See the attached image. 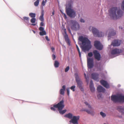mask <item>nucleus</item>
Instances as JSON below:
<instances>
[{
  "mask_svg": "<svg viewBox=\"0 0 124 124\" xmlns=\"http://www.w3.org/2000/svg\"><path fill=\"white\" fill-rule=\"evenodd\" d=\"M88 55L89 56L91 57L93 56V54L92 52H90L88 54Z\"/></svg>",
  "mask_w": 124,
  "mask_h": 124,
  "instance_id": "obj_40",
  "label": "nucleus"
},
{
  "mask_svg": "<svg viewBox=\"0 0 124 124\" xmlns=\"http://www.w3.org/2000/svg\"><path fill=\"white\" fill-rule=\"evenodd\" d=\"M100 114L103 117H105L106 116V114L102 112H100Z\"/></svg>",
  "mask_w": 124,
  "mask_h": 124,
  "instance_id": "obj_35",
  "label": "nucleus"
},
{
  "mask_svg": "<svg viewBox=\"0 0 124 124\" xmlns=\"http://www.w3.org/2000/svg\"><path fill=\"white\" fill-rule=\"evenodd\" d=\"M102 96V94L101 93H99L97 95V97L99 98H101Z\"/></svg>",
  "mask_w": 124,
  "mask_h": 124,
  "instance_id": "obj_42",
  "label": "nucleus"
},
{
  "mask_svg": "<svg viewBox=\"0 0 124 124\" xmlns=\"http://www.w3.org/2000/svg\"><path fill=\"white\" fill-rule=\"evenodd\" d=\"M44 11L42 10L41 13V15L39 17V19L41 21L43 22L44 20Z\"/></svg>",
  "mask_w": 124,
  "mask_h": 124,
  "instance_id": "obj_25",
  "label": "nucleus"
},
{
  "mask_svg": "<svg viewBox=\"0 0 124 124\" xmlns=\"http://www.w3.org/2000/svg\"><path fill=\"white\" fill-rule=\"evenodd\" d=\"M93 60L92 58H87V63L88 67L91 69L93 66Z\"/></svg>",
  "mask_w": 124,
  "mask_h": 124,
  "instance_id": "obj_10",
  "label": "nucleus"
},
{
  "mask_svg": "<svg viewBox=\"0 0 124 124\" xmlns=\"http://www.w3.org/2000/svg\"><path fill=\"white\" fill-rule=\"evenodd\" d=\"M79 119V116H73L71 119L70 121V123H72L73 124H78V121Z\"/></svg>",
  "mask_w": 124,
  "mask_h": 124,
  "instance_id": "obj_11",
  "label": "nucleus"
},
{
  "mask_svg": "<svg viewBox=\"0 0 124 124\" xmlns=\"http://www.w3.org/2000/svg\"><path fill=\"white\" fill-rule=\"evenodd\" d=\"M93 53L95 59L98 61L100 60L101 58V55L99 52L97 50H94L93 51Z\"/></svg>",
  "mask_w": 124,
  "mask_h": 124,
  "instance_id": "obj_13",
  "label": "nucleus"
},
{
  "mask_svg": "<svg viewBox=\"0 0 124 124\" xmlns=\"http://www.w3.org/2000/svg\"><path fill=\"white\" fill-rule=\"evenodd\" d=\"M62 30L63 31L65 35H64V37L65 38V40L67 44L69 45H70V42L69 39V38L68 35L67 34L66 31V29L64 28H62Z\"/></svg>",
  "mask_w": 124,
  "mask_h": 124,
  "instance_id": "obj_12",
  "label": "nucleus"
},
{
  "mask_svg": "<svg viewBox=\"0 0 124 124\" xmlns=\"http://www.w3.org/2000/svg\"><path fill=\"white\" fill-rule=\"evenodd\" d=\"M76 87L75 86V85H73L70 88V89L72 90L73 91H75V88Z\"/></svg>",
  "mask_w": 124,
  "mask_h": 124,
  "instance_id": "obj_36",
  "label": "nucleus"
},
{
  "mask_svg": "<svg viewBox=\"0 0 124 124\" xmlns=\"http://www.w3.org/2000/svg\"><path fill=\"white\" fill-rule=\"evenodd\" d=\"M39 29L40 31H44V28L42 27H40Z\"/></svg>",
  "mask_w": 124,
  "mask_h": 124,
  "instance_id": "obj_41",
  "label": "nucleus"
},
{
  "mask_svg": "<svg viewBox=\"0 0 124 124\" xmlns=\"http://www.w3.org/2000/svg\"><path fill=\"white\" fill-rule=\"evenodd\" d=\"M100 82L101 84L106 88L108 89L109 88V84L106 81L101 80L100 81Z\"/></svg>",
  "mask_w": 124,
  "mask_h": 124,
  "instance_id": "obj_15",
  "label": "nucleus"
},
{
  "mask_svg": "<svg viewBox=\"0 0 124 124\" xmlns=\"http://www.w3.org/2000/svg\"><path fill=\"white\" fill-rule=\"evenodd\" d=\"M79 39L82 42L81 47L83 51H88L91 48V42L87 38L81 36Z\"/></svg>",
  "mask_w": 124,
  "mask_h": 124,
  "instance_id": "obj_1",
  "label": "nucleus"
},
{
  "mask_svg": "<svg viewBox=\"0 0 124 124\" xmlns=\"http://www.w3.org/2000/svg\"><path fill=\"white\" fill-rule=\"evenodd\" d=\"M42 4L43 6H44L45 5V2L44 0H43L42 1Z\"/></svg>",
  "mask_w": 124,
  "mask_h": 124,
  "instance_id": "obj_50",
  "label": "nucleus"
},
{
  "mask_svg": "<svg viewBox=\"0 0 124 124\" xmlns=\"http://www.w3.org/2000/svg\"><path fill=\"white\" fill-rule=\"evenodd\" d=\"M59 111V113L62 114H63L65 113L67 111L66 109L64 110H58Z\"/></svg>",
  "mask_w": 124,
  "mask_h": 124,
  "instance_id": "obj_30",
  "label": "nucleus"
},
{
  "mask_svg": "<svg viewBox=\"0 0 124 124\" xmlns=\"http://www.w3.org/2000/svg\"><path fill=\"white\" fill-rule=\"evenodd\" d=\"M40 25L41 26H43L44 25V23L43 22H41L40 23Z\"/></svg>",
  "mask_w": 124,
  "mask_h": 124,
  "instance_id": "obj_46",
  "label": "nucleus"
},
{
  "mask_svg": "<svg viewBox=\"0 0 124 124\" xmlns=\"http://www.w3.org/2000/svg\"><path fill=\"white\" fill-rule=\"evenodd\" d=\"M117 10V8L113 7L109 10L110 16L111 19L116 20L122 17L123 14V12L121 10H118L117 11V14H116V11Z\"/></svg>",
  "mask_w": 124,
  "mask_h": 124,
  "instance_id": "obj_2",
  "label": "nucleus"
},
{
  "mask_svg": "<svg viewBox=\"0 0 124 124\" xmlns=\"http://www.w3.org/2000/svg\"><path fill=\"white\" fill-rule=\"evenodd\" d=\"M45 38L48 41H49L50 39L48 38V37L47 36H46L45 37Z\"/></svg>",
  "mask_w": 124,
  "mask_h": 124,
  "instance_id": "obj_48",
  "label": "nucleus"
},
{
  "mask_svg": "<svg viewBox=\"0 0 124 124\" xmlns=\"http://www.w3.org/2000/svg\"><path fill=\"white\" fill-rule=\"evenodd\" d=\"M59 65V63L57 61H55L54 63L55 67L57 68L58 67Z\"/></svg>",
  "mask_w": 124,
  "mask_h": 124,
  "instance_id": "obj_28",
  "label": "nucleus"
},
{
  "mask_svg": "<svg viewBox=\"0 0 124 124\" xmlns=\"http://www.w3.org/2000/svg\"><path fill=\"white\" fill-rule=\"evenodd\" d=\"M53 10V11L52 13V15H51V16H53L54 15V9Z\"/></svg>",
  "mask_w": 124,
  "mask_h": 124,
  "instance_id": "obj_51",
  "label": "nucleus"
},
{
  "mask_svg": "<svg viewBox=\"0 0 124 124\" xmlns=\"http://www.w3.org/2000/svg\"><path fill=\"white\" fill-rule=\"evenodd\" d=\"M56 108H57V107H55L54 105L53 106V107H51L50 108L51 110H52L53 111H55L56 110Z\"/></svg>",
  "mask_w": 124,
  "mask_h": 124,
  "instance_id": "obj_33",
  "label": "nucleus"
},
{
  "mask_svg": "<svg viewBox=\"0 0 124 124\" xmlns=\"http://www.w3.org/2000/svg\"><path fill=\"white\" fill-rule=\"evenodd\" d=\"M121 44V41L118 40H115L112 43V45L113 46H119Z\"/></svg>",
  "mask_w": 124,
  "mask_h": 124,
  "instance_id": "obj_17",
  "label": "nucleus"
},
{
  "mask_svg": "<svg viewBox=\"0 0 124 124\" xmlns=\"http://www.w3.org/2000/svg\"><path fill=\"white\" fill-rule=\"evenodd\" d=\"M64 117H67L70 119H71L73 117V116L72 114L70 113H69L64 116Z\"/></svg>",
  "mask_w": 124,
  "mask_h": 124,
  "instance_id": "obj_23",
  "label": "nucleus"
},
{
  "mask_svg": "<svg viewBox=\"0 0 124 124\" xmlns=\"http://www.w3.org/2000/svg\"><path fill=\"white\" fill-rule=\"evenodd\" d=\"M62 88L61 89L60 91V93L63 95L64 93V91L65 90L66 86L65 85H63L62 87Z\"/></svg>",
  "mask_w": 124,
  "mask_h": 124,
  "instance_id": "obj_22",
  "label": "nucleus"
},
{
  "mask_svg": "<svg viewBox=\"0 0 124 124\" xmlns=\"http://www.w3.org/2000/svg\"><path fill=\"white\" fill-rule=\"evenodd\" d=\"M31 25H33V26H35L36 25V24H32Z\"/></svg>",
  "mask_w": 124,
  "mask_h": 124,
  "instance_id": "obj_53",
  "label": "nucleus"
},
{
  "mask_svg": "<svg viewBox=\"0 0 124 124\" xmlns=\"http://www.w3.org/2000/svg\"><path fill=\"white\" fill-rule=\"evenodd\" d=\"M32 31L34 33H35V31H34L32 30Z\"/></svg>",
  "mask_w": 124,
  "mask_h": 124,
  "instance_id": "obj_54",
  "label": "nucleus"
},
{
  "mask_svg": "<svg viewBox=\"0 0 124 124\" xmlns=\"http://www.w3.org/2000/svg\"><path fill=\"white\" fill-rule=\"evenodd\" d=\"M51 48L53 51H54V47H51Z\"/></svg>",
  "mask_w": 124,
  "mask_h": 124,
  "instance_id": "obj_52",
  "label": "nucleus"
},
{
  "mask_svg": "<svg viewBox=\"0 0 124 124\" xmlns=\"http://www.w3.org/2000/svg\"><path fill=\"white\" fill-rule=\"evenodd\" d=\"M76 81L78 86L79 88L82 91H83L84 89L82 87V82L80 80L77 73L75 74Z\"/></svg>",
  "mask_w": 124,
  "mask_h": 124,
  "instance_id": "obj_7",
  "label": "nucleus"
},
{
  "mask_svg": "<svg viewBox=\"0 0 124 124\" xmlns=\"http://www.w3.org/2000/svg\"><path fill=\"white\" fill-rule=\"evenodd\" d=\"M61 13H62V15H64V16L65 18H67V17H66V14H65L62 13L61 11Z\"/></svg>",
  "mask_w": 124,
  "mask_h": 124,
  "instance_id": "obj_47",
  "label": "nucleus"
},
{
  "mask_svg": "<svg viewBox=\"0 0 124 124\" xmlns=\"http://www.w3.org/2000/svg\"><path fill=\"white\" fill-rule=\"evenodd\" d=\"M97 90L99 92L104 93L105 91V89L101 85H99L98 87Z\"/></svg>",
  "mask_w": 124,
  "mask_h": 124,
  "instance_id": "obj_19",
  "label": "nucleus"
},
{
  "mask_svg": "<svg viewBox=\"0 0 124 124\" xmlns=\"http://www.w3.org/2000/svg\"><path fill=\"white\" fill-rule=\"evenodd\" d=\"M54 106L57 107L58 110H61L64 107V101L62 100L57 104L55 105Z\"/></svg>",
  "mask_w": 124,
  "mask_h": 124,
  "instance_id": "obj_8",
  "label": "nucleus"
},
{
  "mask_svg": "<svg viewBox=\"0 0 124 124\" xmlns=\"http://www.w3.org/2000/svg\"><path fill=\"white\" fill-rule=\"evenodd\" d=\"M117 109L119 112H121L122 113H124V107L120 106L118 107Z\"/></svg>",
  "mask_w": 124,
  "mask_h": 124,
  "instance_id": "obj_24",
  "label": "nucleus"
},
{
  "mask_svg": "<svg viewBox=\"0 0 124 124\" xmlns=\"http://www.w3.org/2000/svg\"><path fill=\"white\" fill-rule=\"evenodd\" d=\"M70 88H67L66 89L67 92V93L68 95L69 96V93H70V90H69Z\"/></svg>",
  "mask_w": 124,
  "mask_h": 124,
  "instance_id": "obj_38",
  "label": "nucleus"
},
{
  "mask_svg": "<svg viewBox=\"0 0 124 124\" xmlns=\"http://www.w3.org/2000/svg\"><path fill=\"white\" fill-rule=\"evenodd\" d=\"M69 69V66H67L65 69V71L66 72H67Z\"/></svg>",
  "mask_w": 124,
  "mask_h": 124,
  "instance_id": "obj_39",
  "label": "nucleus"
},
{
  "mask_svg": "<svg viewBox=\"0 0 124 124\" xmlns=\"http://www.w3.org/2000/svg\"><path fill=\"white\" fill-rule=\"evenodd\" d=\"M67 29L68 31L70 33H71V31L70 30V28L69 27H67Z\"/></svg>",
  "mask_w": 124,
  "mask_h": 124,
  "instance_id": "obj_45",
  "label": "nucleus"
},
{
  "mask_svg": "<svg viewBox=\"0 0 124 124\" xmlns=\"http://www.w3.org/2000/svg\"><path fill=\"white\" fill-rule=\"evenodd\" d=\"M94 46L97 49L99 50H101L103 46L100 42L98 41H95L94 42Z\"/></svg>",
  "mask_w": 124,
  "mask_h": 124,
  "instance_id": "obj_9",
  "label": "nucleus"
},
{
  "mask_svg": "<svg viewBox=\"0 0 124 124\" xmlns=\"http://www.w3.org/2000/svg\"><path fill=\"white\" fill-rule=\"evenodd\" d=\"M99 74L97 73H92L91 74L92 78L95 80H97L98 79Z\"/></svg>",
  "mask_w": 124,
  "mask_h": 124,
  "instance_id": "obj_18",
  "label": "nucleus"
},
{
  "mask_svg": "<svg viewBox=\"0 0 124 124\" xmlns=\"http://www.w3.org/2000/svg\"><path fill=\"white\" fill-rule=\"evenodd\" d=\"M47 0H45V2H46L47 1Z\"/></svg>",
  "mask_w": 124,
  "mask_h": 124,
  "instance_id": "obj_57",
  "label": "nucleus"
},
{
  "mask_svg": "<svg viewBox=\"0 0 124 124\" xmlns=\"http://www.w3.org/2000/svg\"><path fill=\"white\" fill-rule=\"evenodd\" d=\"M85 103L86 105L88 106V107L90 109L89 110L85 109L84 111H86L88 114H92L93 113V111L91 105L86 102H85Z\"/></svg>",
  "mask_w": 124,
  "mask_h": 124,
  "instance_id": "obj_14",
  "label": "nucleus"
},
{
  "mask_svg": "<svg viewBox=\"0 0 124 124\" xmlns=\"http://www.w3.org/2000/svg\"><path fill=\"white\" fill-rule=\"evenodd\" d=\"M84 75L86 79V81L87 82V83L88 84L89 83V78L88 77H86V75L85 73H84Z\"/></svg>",
  "mask_w": 124,
  "mask_h": 124,
  "instance_id": "obj_29",
  "label": "nucleus"
},
{
  "mask_svg": "<svg viewBox=\"0 0 124 124\" xmlns=\"http://www.w3.org/2000/svg\"><path fill=\"white\" fill-rule=\"evenodd\" d=\"M66 11L67 15L70 17L73 18L76 16V12L71 9V5H68L66 8Z\"/></svg>",
  "mask_w": 124,
  "mask_h": 124,
  "instance_id": "obj_3",
  "label": "nucleus"
},
{
  "mask_svg": "<svg viewBox=\"0 0 124 124\" xmlns=\"http://www.w3.org/2000/svg\"><path fill=\"white\" fill-rule=\"evenodd\" d=\"M71 29L75 31L79 29L80 26L77 22L74 20H71Z\"/></svg>",
  "mask_w": 124,
  "mask_h": 124,
  "instance_id": "obj_5",
  "label": "nucleus"
},
{
  "mask_svg": "<svg viewBox=\"0 0 124 124\" xmlns=\"http://www.w3.org/2000/svg\"><path fill=\"white\" fill-rule=\"evenodd\" d=\"M122 50L121 49H115L112 50L111 52V54H120L122 52Z\"/></svg>",
  "mask_w": 124,
  "mask_h": 124,
  "instance_id": "obj_16",
  "label": "nucleus"
},
{
  "mask_svg": "<svg viewBox=\"0 0 124 124\" xmlns=\"http://www.w3.org/2000/svg\"><path fill=\"white\" fill-rule=\"evenodd\" d=\"M109 32L108 37L109 38L111 36H113L116 34V33L112 29L109 30L108 31Z\"/></svg>",
  "mask_w": 124,
  "mask_h": 124,
  "instance_id": "obj_20",
  "label": "nucleus"
},
{
  "mask_svg": "<svg viewBox=\"0 0 124 124\" xmlns=\"http://www.w3.org/2000/svg\"><path fill=\"white\" fill-rule=\"evenodd\" d=\"M52 57H53V60H54L56 58L54 54H53L52 55Z\"/></svg>",
  "mask_w": 124,
  "mask_h": 124,
  "instance_id": "obj_44",
  "label": "nucleus"
},
{
  "mask_svg": "<svg viewBox=\"0 0 124 124\" xmlns=\"http://www.w3.org/2000/svg\"><path fill=\"white\" fill-rule=\"evenodd\" d=\"M76 48H77V49H78V48H79L77 45H76Z\"/></svg>",
  "mask_w": 124,
  "mask_h": 124,
  "instance_id": "obj_55",
  "label": "nucleus"
},
{
  "mask_svg": "<svg viewBox=\"0 0 124 124\" xmlns=\"http://www.w3.org/2000/svg\"><path fill=\"white\" fill-rule=\"evenodd\" d=\"M91 30L95 36L101 37L104 36L103 33L99 32L98 30L94 27H92Z\"/></svg>",
  "mask_w": 124,
  "mask_h": 124,
  "instance_id": "obj_6",
  "label": "nucleus"
},
{
  "mask_svg": "<svg viewBox=\"0 0 124 124\" xmlns=\"http://www.w3.org/2000/svg\"><path fill=\"white\" fill-rule=\"evenodd\" d=\"M80 21L81 22L84 23L85 22V21L84 20V19H81L80 20Z\"/></svg>",
  "mask_w": 124,
  "mask_h": 124,
  "instance_id": "obj_49",
  "label": "nucleus"
},
{
  "mask_svg": "<svg viewBox=\"0 0 124 124\" xmlns=\"http://www.w3.org/2000/svg\"><path fill=\"white\" fill-rule=\"evenodd\" d=\"M91 28H92V27H91V26L90 27H89V30H90V29H91Z\"/></svg>",
  "mask_w": 124,
  "mask_h": 124,
  "instance_id": "obj_56",
  "label": "nucleus"
},
{
  "mask_svg": "<svg viewBox=\"0 0 124 124\" xmlns=\"http://www.w3.org/2000/svg\"><path fill=\"white\" fill-rule=\"evenodd\" d=\"M29 15L32 18H35L36 16V14L35 13H29Z\"/></svg>",
  "mask_w": 124,
  "mask_h": 124,
  "instance_id": "obj_27",
  "label": "nucleus"
},
{
  "mask_svg": "<svg viewBox=\"0 0 124 124\" xmlns=\"http://www.w3.org/2000/svg\"><path fill=\"white\" fill-rule=\"evenodd\" d=\"M39 34L40 36H43L46 35V31L44 30L40 31L39 32Z\"/></svg>",
  "mask_w": 124,
  "mask_h": 124,
  "instance_id": "obj_26",
  "label": "nucleus"
},
{
  "mask_svg": "<svg viewBox=\"0 0 124 124\" xmlns=\"http://www.w3.org/2000/svg\"><path fill=\"white\" fill-rule=\"evenodd\" d=\"M22 20L24 21H28L29 20V18L28 17L24 16L23 17Z\"/></svg>",
  "mask_w": 124,
  "mask_h": 124,
  "instance_id": "obj_31",
  "label": "nucleus"
},
{
  "mask_svg": "<svg viewBox=\"0 0 124 124\" xmlns=\"http://www.w3.org/2000/svg\"><path fill=\"white\" fill-rule=\"evenodd\" d=\"M77 49L78 51V52L79 56L80 57L81 56V53H80V51L79 50V48H78V49Z\"/></svg>",
  "mask_w": 124,
  "mask_h": 124,
  "instance_id": "obj_43",
  "label": "nucleus"
},
{
  "mask_svg": "<svg viewBox=\"0 0 124 124\" xmlns=\"http://www.w3.org/2000/svg\"><path fill=\"white\" fill-rule=\"evenodd\" d=\"M36 21V19L34 18H32L31 20V22L32 23H35Z\"/></svg>",
  "mask_w": 124,
  "mask_h": 124,
  "instance_id": "obj_34",
  "label": "nucleus"
},
{
  "mask_svg": "<svg viewBox=\"0 0 124 124\" xmlns=\"http://www.w3.org/2000/svg\"><path fill=\"white\" fill-rule=\"evenodd\" d=\"M90 88L91 91L92 92H94L95 90V89L93 86V81L92 80H91L90 82Z\"/></svg>",
  "mask_w": 124,
  "mask_h": 124,
  "instance_id": "obj_21",
  "label": "nucleus"
},
{
  "mask_svg": "<svg viewBox=\"0 0 124 124\" xmlns=\"http://www.w3.org/2000/svg\"><path fill=\"white\" fill-rule=\"evenodd\" d=\"M111 100L115 102H124V96L113 95L111 96Z\"/></svg>",
  "mask_w": 124,
  "mask_h": 124,
  "instance_id": "obj_4",
  "label": "nucleus"
},
{
  "mask_svg": "<svg viewBox=\"0 0 124 124\" xmlns=\"http://www.w3.org/2000/svg\"><path fill=\"white\" fill-rule=\"evenodd\" d=\"M121 8L122 9L124 10V0L123 1L122 3Z\"/></svg>",
  "mask_w": 124,
  "mask_h": 124,
  "instance_id": "obj_37",
  "label": "nucleus"
},
{
  "mask_svg": "<svg viewBox=\"0 0 124 124\" xmlns=\"http://www.w3.org/2000/svg\"><path fill=\"white\" fill-rule=\"evenodd\" d=\"M39 2V0H37L34 2V5L35 6H38Z\"/></svg>",
  "mask_w": 124,
  "mask_h": 124,
  "instance_id": "obj_32",
  "label": "nucleus"
},
{
  "mask_svg": "<svg viewBox=\"0 0 124 124\" xmlns=\"http://www.w3.org/2000/svg\"><path fill=\"white\" fill-rule=\"evenodd\" d=\"M119 28L120 29V27H119Z\"/></svg>",
  "mask_w": 124,
  "mask_h": 124,
  "instance_id": "obj_58",
  "label": "nucleus"
}]
</instances>
